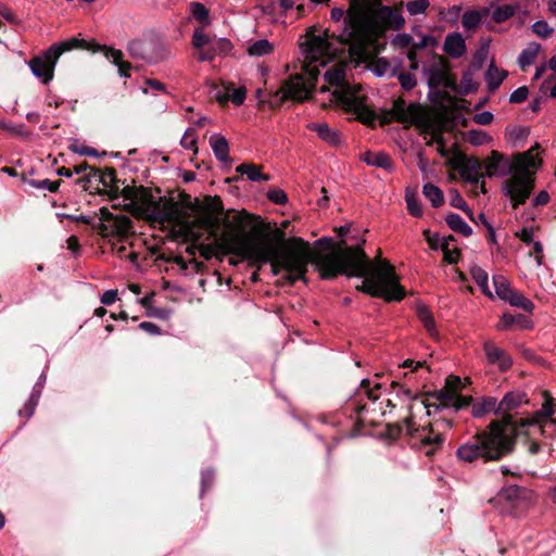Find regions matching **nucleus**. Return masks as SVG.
<instances>
[{"instance_id": "cd10ccee", "label": "nucleus", "mask_w": 556, "mask_h": 556, "mask_svg": "<svg viewBox=\"0 0 556 556\" xmlns=\"http://www.w3.org/2000/svg\"><path fill=\"white\" fill-rule=\"evenodd\" d=\"M541 46L536 42H531L518 58L520 67L525 71L527 66L531 65L540 52Z\"/></svg>"}, {"instance_id": "c85d7f7f", "label": "nucleus", "mask_w": 556, "mask_h": 556, "mask_svg": "<svg viewBox=\"0 0 556 556\" xmlns=\"http://www.w3.org/2000/svg\"><path fill=\"white\" fill-rule=\"evenodd\" d=\"M448 227L465 237H469L472 233V229L467 225L463 218L457 214H448L445 218Z\"/></svg>"}, {"instance_id": "39448f33", "label": "nucleus", "mask_w": 556, "mask_h": 556, "mask_svg": "<svg viewBox=\"0 0 556 556\" xmlns=\"http://www.w3.org/2000/svg\"><path fill=\"white\" fill-rule=\"evenodd\" d=\"M333 33L324 30L319 35L308 31L305 41L301 43L304 62L302 73L295 74L285 81L279 89L281 100L293 99L296 101H304L315 86L316 79L319 74V66L332 59L340 50V48L332 40Z\"/></svg>"}, {"instance_id": "f257e3e1", "label": "nucleus", "mask_w": 556, "mask_h": 556, "mask_svg": "<svg viewBox=\"0 0 556 556\" xmlns=\"http://www.w3.org/2000/svg\"><path fill=\"white\" fill-rule=\"evenodd\" d=\"M223 229L216 238V247L224 254H233L253 264L269 263L274 275L286 271L289 285L303 279L309 263L315 264L324 279L339 275L363 277L359 289L372 296L387 301H401L405 291L399 282L394 266L382 258L380 253L368 258L361 244L346 245L341 240L321 238L312 247L300 237L286 238L285 229L263 222L243 211H227L222 217Z\"/></svg>"}, {"instance_id": "5fc2aeb1", "label": "nucleus", "mask_w": 556, "mask_h": 556, "mask_svg": "<svg viewBox=\"0 0 556 556\" xmlns=\"http://www.w3.org/2000/svg\"><path fill=\"white\" fill-rule=\"evenodd\" d=\"M527 491L519 486H509L503 492V496L510 502H515L526 495Z\"/></svg>"}, {"instance_id": "58836bf2", "label": "nucleus", "mask_w": 556, "mask_h": 556, "mask_svg": "<svg viewBox=\"0 0 556 556\" xmlns=\"http://www.w3.org/2000/svg\"><path fill=\"white\" fill-rule=\"evenodd\" d=\"M503 155L497 151H492L490 156L484 161L483 167L485 170V175L492 177L498 169L500 162L502 161Z\"/></svg>"}, {"instance_id": "a19ab883", "label": "nucleus", "mask_w": 556, "mask_h": 556, "mask_svg": "<svg viewBox=\"0 0 556 556\" xmlns=\"http://www.w3.org/2000/svg\"><path fill=\"white\" fill-rule=\"evenodd\" d=\"M493 283L497 296L501 298L502 300L507 298V294H509L511 290L508 280L504 276H494Z\"/></svg>"}, {"instance_id": "5701e85b", "label": "nucleus", "mask_w": 556, "mask_h": 556, "mask_svg": "<svg viewBox=\"0 0 556 556\" xmlns=\"http://www.w3.org/2000/svg\"><path fill=\"white\" fill-rule=\"evenodd\" d=\"M261 169V166L251 163H242L236 168L237 173L247 175L248 178L252 181H268L270 177L266 174H263Z\"/></svg>"}, {"instance_id": "49530a36", "label": "nucleus", "mask_w": 556, "mask_h": 556, "mask_svg": "<svg viewBox=\"0 0 556 556\" xmlns=\"http://www.w3.org/2000/svg\"><path fill=\"white\" fill-rule=\"evenodd\" d=\"M192 43L197 49H203L210 43V37L204 33L203 27L194 29Z\"/></svg>"}, {"instance_id": "a211bd4d", "label": "nucleus", "mask_w": 556, "mask_h": 556, "mask_svg": "<svg viewBox=\"0 0 556 556\" xmlns=\"http://www.w3.org/2000/svg\"><path fill=\"white\" fill-rule=\"evenodd\" d=\"M245 88H235L232 86L224 87L223 90H218L215 98L219 102L231 101L236 105H241L245 99Z\"/></svg>"}, {"instance_id": "2eb2a0df", "label": "nucleus", "mask_w": 556, "mask_h": 556, "mask_svg": "<svg viewBox=\"0 0 556 556\" xmlns=\"http://www.w3.org/2000/svg\"><path fill=\"white\" fill-rule=\"evenodd\" d=\"M483 350L490 364L496 365L502 371L509 369L513 365L510 356L492 342H485Z\"/></svg>"}, {"instance_id": "f03ea898", "label": "nucleus", "mask_w": 556, "mask_h": 556, "mask_svg": "<svg viewBox=\"0 0 556 556\" xmlns=\"http://www.w3.org/2000/svg\"><path fill=\"white\" fill-rule=\"evenodd\" d=\"M118 203L134 215L161 224L167 223L180 228L186 236H195L197 229H206L216 233L223 203L218 197H206L202 202H175L160 197L154 200L151 191L142 186H124Z\"/></svg>"}, {"instance_id": "4468645a", "label": "nucleus", "mask_w": 556, "mask_h": 556, "mask_svg": "<svg viewBox=\"0 0 556 556\" xmlns=\"http://www.w3.org/2000/svg\"><path fill=\"white\" fill-rule=\"evenodd\" d=\"M482 165L477 159H468L464 160L459 165V174L460 176L470 182L479 184L480 182V190L482 193H485V187L484 181L481 180L484 176L483 173H481Z\"/></svg>"}, {"instance_id": "9d476101", "label": "nucleus", "mask_w": 556, "mask_h": 556, "mask_svg": "<svg viewBox=\"0 0 556 556\" xmlns=\"http://www.w3.org/2000/svg\"><path fill=\"white\" fill-rule=\"evenodd\" d=\"M127 50L132 58L148 62H157L166 54L162 40L152 34L129 41Z\"/></svg>"}, {"instance_id": "f3484780", "label": "nucleus", "mask_w": 556, "mask_h": 556, "mask_svg": "<svg viewBox=\"0 0 556 556\" xmlns=\"http://www.w3.org/2000/svg\"><path fill=\"white\" fill-rule=\"evenodd\" d=\"M307 128L317 134L319 139L327 142L332 147H338L342 142L341 132L334 128H331L326 123H309Z\"/></svg>"}, {"instance_id": "4d7b16f0", "label": "nucleus", "mask_w": 556, "mask_h": 556, "mask_svg": "<svg viewBox=\"0 0 556 556\" xmlns=\"http://www.w3.org/2000/svg\"><path fill=\"white\" fill-rule=\"evenodd\" d=\"M268 199L276 204H285L288 201L286 192L281 189H273L267 193Z\"/></svg>"}, {"instance_id": "393cba45", "label": "nucleus", "mask_w": 556, "mask_h": 556, "mask_svg": "<svg viewBox=\"0 0 556 556\" xmlns=\"http://www.w3.org/2000/svg\"><path fill=\"white\" fill-rule=\"evenodd\" d=\"M87 47V43L85 42V40H79L77 38H71L66 41H63L59 45H53L50 47V54L52 55V58H60V55L65 52V51H70V50H73V49H78V48H86Z\"/></svg>"}, {"instance_id": "4be33fe9", "label": "nucleus", "mask_w": 556, "mask_h": 556, "mask_svg": "<svg viewBox=\"0 0 556 556\" xmlns=\"http://www.w3.org/2000/svg\"><path fill=\"white\" fill-rule=\"evenodd\" d=\"M210 144L219 161L227 162L229 160V147L225 137L213 135L210 138Z\"/></svg>"}, {"instance_id": "7c9ffc66", "label": "nucleus", "mask_w": 556, "mask_h": 556, "mask_svg": "<svg viewBox=\"0 0 556 556\" xmlns=\"http://www.w3.org/2000/svg\"><path fill=\"white\" fill-rule=\"evenodd\" d=\"M504 301L508 302L513 306L520 307L526 312H531L533 309V303L514 289L510 290Z\"/></svg>"}, {"instance_id": "6e6552de", "label": "nucleus", "mask_w": 556, "mask_h": 556, "mask_svg": "<svg viewBox=\"0 0 556 556\" xmlns=\"http://www.w3.org/2000/svg\"><path fill=\"white\" fill-rule=\"evenodd\" d=\"M408 416L403 420L406 433L410 437L413 445L424 453L426 456L431 457L434 455L443 444V434L440 431V426L450 428L451 421L442 420L426 426H417L415 422V414L413 406L408 405Z\"/></svg>"}, {"instance_id": "0e129e2a", "label": "nucleus", "mask_w": 556, "mask_h": 556, "mask_svg": "<svg viewBox=\"0 0 556 556\" xmlns=\"http://www.w3.org/2000/svg\"><path fill=\"white\" fill-rule=\"evenodd\" d=\"M473 121L479 125H489L493 121V114L491 112H481L473 116Z\"/></svg>"}, {"instance_id": "37998d69", "label": "nucleus", "mask_w": 556, "mask_h": 556, "mask_svg": "<svg viewBox=\"0 0 556 556\" xmlns=\"http://www.w3.org/2000/svg\"><path fill=\"white\" fill-rule=\"evenodd\" d=\"M481 15L478 12H466L462 17L463 27L467 30L477 28L480 25Z\"/></svg>"}, {"instance_id": "7ed1b4c3", "label": "nucleus", "mask_w": 556, "mask_h": 556, "mask_svg": "<svg viewBox=\"0 0 556 556\" xmlns=\"http://www.w3.org/2000/svg\"><path fill=\"white\" fill-rule=\"evenodd\" d=\"M528 403V396L522 391L506 393L497 405V415H502V418L491 421L484 430L462 444L456 451L458 459L464 463L478 459L488 463L509 455L514 451L519 426V420L515 421L509 412Z\"/></svg>"}, {"instance_id": "864d4df0", "label": "nucleus", "mask_w": 556, "mask_h": 556, "mask_svg": "<svg viewBox=\"0 0 556 556\" xmlns=\"http://www.w3.org/2000/svg\"><path fill=\"white\" fill-rule=\"evenodd\" d=\"M532 30L535 35L542 38H547L552 35L553 28L548 26V24L544 21L535 22L532 25Z\"/></svg>"}, {"instance_id": "1a4fd4ad", "label": "nucleus", "mask_w": 556, "mask_h": 556, "mask_svg": "<svg viewBox=\"0 0 556 556\" xmlns=\"http://www.w3.org/2000/svg\"><path fill=\"white\" fill-rule=\"evenodd\" d=\"M330 102L337 104L348 113L368 126H374L377 114L367 104V96L359 84H348L340 89L331 91Z\"/></svg>"}, {"instance_id": "a18cd8bd", "label": "nucleus", "mask_w": 556, "mask_h": 556, "mask_svg": "<svg viewBox=\"0 0 556 556\" xmlns=\"http://www.w3.org/2000/svg\"><path fill=\"white\" fill-rule=\"evenodd\" d=\"M354 4H357L358 7H368V9H370V11H371L374 8L380 5V0H350V7L348 10V17L345 20V25L352 24V9H353Z\"/></svg>"}, {"instance_id": "bf43d9fd", "label": "nucleus", "mask_w": 556, "mask_h": 556, "mask_svg": "<svg viewBox=\"0 0 556 556\" xmlns=\"http://www.w3.org/2000/svg\"><path fill=\"white\" fill-rule=\"evenodd\" d=\"M37 397L31 395L24 404V407L22 409H20L18 414L21 416H25V417H30L34 412H35V408L37 406Z\"/></svg>"}, {"instance_id": "774afa93", "label": "nucleus", "mask_w": 556, "mask_h": 556, "mask_svg": "<svg viewBox=\"0 0 556 556\" xmlns=\"http://www.w3.org/2000/svg\"><path fill=\"white\" fill-rule=\"evenodd\" d=\"M214 481V473L206 470L202 473V494L212 485Z\"/></svg>"}, {"instance_id": "f704fd0d", "label": "nucleus", "mask_w": 556, "mask_h": 556, "mask_svg": "<svg viewBox=\"0 0 556 556\" xmlns=\"http://www.w3.org/2000/svg\"><path fill=\"white\" fill-rule=\"evenodd\" d=\"M470 402L471 396H462L457 393L450 392L447 393V399L442 401L441 403L445 406H453L456 409H460L468 406Z\"/></svg>"}, {"instance_id": "473e14b6", "label": "nucleus", "mask_w": 556, "mask_h": 556, "mask_svg": "<svg viewBox=\"0 0 556 556\" xmlns=\"http://www.w3.org/2000/svg\"><path fill=\"white\" fill-rule=\"evenodd\" d=\"M425 197L432 203L434 207H439L444 202L443 192L440 188L432 184H426L422 188Z\"/></svg>"}, {"instance_id": "e433bc0d", "label": "nucleus", "mask_w": 556, "mask_h": 556, "mask_svg": "<svg viewBox=\"0 0 556 556\" xmlns=\"http://www.w3.org/2000/svg\"><path fill=\"white\" fill-rule=\"evenodd\" d=\"M516 8L510 4L496 7L492 12V17L496 23H503L515 14Z\"/></svg>"}, {"instance_id": "a878e982", "label": "nucleus", "mask_w": 556, "mask_h": 556, "mask_svg": "<svg viewBox=\"0 0 556 556\" xmlns=\"http://www.w3.org/2000/svg\"><path fill=\"white\" fill-rule=\"evenodd\" d=\"M417 316H418L419 320L424 324L428 333L431 337L437 338L438 331H437V327H435V321H434L433 315L430 312V309L426 305H418L417 306Z\"/></svg>"}, {"instance_id": "603ef678", "label": "nucleus", "mask_w": 556, "mask_h": 556, "mask_svg": "<svg viewBox=\"0 0 556 556\" xmlns=\"http://www.w3.org/2000/svg\"><path fill=\"white\" fill-rule=\"evenodd\" d=\"M454 238L451 236L448 237V239H446L443 243H442V250L444 252V260L450 263V264H453V263H456L457 262V258L459 256V251L457 249H453V250H450L448 249V241L450 240H453Z\"/></svg>"}, {"instance_id": "c756f323", "label": "nucleus", "mask_w": 556, "mask_h": 556, "mask_svg": "<svg viewBox=\"0 0 556 556\" xmlns=\"http://www.w3.org/2000/svg\"><path fill=\"white\" fill-rule=\"evenodd\" d=\"M506 76L507 73L505 71L498 70L493 63L490 64L485 74L489 89L494 91L502 84Z\"/></svg>"}, {"instance_id": "0eeeda50", "label": "nucleus", "mask_w": 556, "mask_h": 556, "mask_svg": "<svg viewBox=\"0 0 556 556\" xmlns=\"http://www.w3.org/2000/svg\"><path fill=\"white\" fill-rule=\"evenodd\" d=\"M379 121L381 125L389 124L392 121L415 125L422 132L432 135L437 141L441 136V124L433 114L417 103L406 105L402 98L394 100L392 108L382 112Z\"/></svg>"}, {"instance_id": "e2e57ef3", "label": "nucleus", "mask_w": 556, "mask_h": 556, "mask_svg": "<svg viewBox=\"0 0 556 556\" xmlns=\"http://www.w3.org/2000/svg\"><path fill=\"white\" fill-rule=\"evenodd\" d=\"M413 42V38L406 34H399L393 40V45L400 48L410 47Z\"/></svg>"}, {"instance_id": "6e6d98bb", "label": "nucleus", "mask_w": 556, "mask_h": 556, "mask_svg": "<svg viewBox=\"0 0 556 556\" xmlns=\"http://www.w3.org/2000/svg\"><path fill=\"white\" fill-rule=\"evenodd\" d=\"M101 51H104L105 56L111 60L116 66L123 62V52L121 50L108 47L99 48Z\"/></svg>"}, {"instance_id": "423d86ee", "label": "nucleus", "mask_w": 556, "mask_h": 556, "mask_svg": "<svg viewBox=\"0 0 556 556\" xmlns=\"http://www.w3.org/2000/svg\"><path fill=\"white\" fill-rule=\"evenodd\" d=\"M534 146L526 152L516 153L509 166V178L503 184L504 194L509 199L513 208L527 202L535 186V172L541 165Z\"/></svg>"}, {"instance_id": "412c9836", "label": "nucleus", "mask_w": 556, "mask_h": 556, "mask_svg": "<svg viewBox=\"0 0 556 556\" xmlns=\"http://www.w3.org/2000/svg\"><path fill=\"white\" fill-rule=\"evenodd\" d=\"M363 161L371 166L381 167L387 170L393 169V162L391 157L383 152H366L363 155Z\"/></svg>"}, {"instance_id": "f8f14e48", "label": "nucleus", "mask_w": 556, "mask_h": 556, "mask_svg": "<svg viewBox=\"0 0 556 556\" xmlns=\"http://www.w3.org/2000/svg\"><path fill=\"white\" fill-rule=\"evenodd\" d=\"M544 403L542 405V408L538 412H535L530 418H520L519 419V426L526 427V426H539V430L541 433H544L545 428V420L549 419L552 424H556V418L553 419L554 414V399L549 394L548 391L543 392Z\"/></svg>"}, {"instance_id": "dca6fc26", "label": "nucleus", "mask_w": 556, "mask_h": 556, "mask_svg": "<svg viewBox=\"0 0 556 556\" xmlns=\"http://www.w3.org/2000/svg\"><path fill=\"white\" fill-rule=\"evenodd\" d=\"M325 80L327 85L320 87V92L329 91L331 88H343V86L349 84L345 78V65L343 63H338L331 70H328L325 73Z\"/></svg>"}, {"instance_id": "aec40b11", "label": "nucleus", "mask_w": 556, "mask_h": 556, "mask_svg": "<svg viewBox=\"0 0 556 556\" xmlns=\"http://www.w3.org/2000/svg\"><path fill=\"white\" fill-rule=\"evenodd\" d=\"M100 181L105 188H109L111 199L119 200L121 190L118 180L116 179V172L114 168H106L100 175Z\"/></svg>"}, {"instance_id": "79ce46f5", "label": "nucleus", "mask_w": 556, "mask_h": 556, "mask_svg": "<svg viewBox=\"0 0 556 556\" xmlns=\"http://www.w3.org/2000/svg\"><path fill=\"white\" fill-rule=\"evenodd\" d=\"M191 13L193 17L204 24V26L210 25V15L208 10L199 2H193L190 4Z\"/></svg>"}, {"instance_id": "ddd939ff", "label": "nucleus", "mask_w": 556, "mask_h": 556, "mask_svg": "<svg viewBox=\"0 0 556 556\" xmlns=\"http://www.w3.org/2000/svg\"><path fill=\"white\" fill-rule=\"evenodd\" d=\"M56 62L58 58H52L49 48L42 55L33 58L29 61V67L35 76L40 78L43 84H48L53 78Z\"/></svg>"}, {"instance_id": "c9c22d12", "label": "nucleus", "mask_w": 556, "mask_h": 556, "mask_svg": "<svg viewBox=\"0 0 556 556\" xmlns=\"http://www.w3.org/2000/svg\"><path fill=\"white\" fill-rule=\"evenodd\" d=\"M463 388L462 379L457 376H450L446 379L445 387L442 391H440L439 400L442 402L447 399V393L457 391Z\"/></svg>"}, {"instance_id": "4c0bfd02", "label": "nucleus", "mask_w": 556, "mask_h": 556, "mask_svg": "<svg viewBox=\"0 0 556 556\" xmlns=\"http://www.w3.org/2000/svg\"><path fill=\"white\" fill-rule=\"evenodd\" d=\"M380 388V383H376L374 387H371L370 381L365 379L361 383L358 393L361 395H365L371 402H376L380 396L378 392Z\"/></svg>"}, {"instance_id": "9b49d317", "label": "nucleus", "mask_w": 556, "mask_h": 556, "mask_svg": "<svg viewBox=\"0 0 556 556\" xmlns=\"http://www.w3.org/2000/svg\"><path fill=\"white\" fill-rule=\"evenodd\" d=\"M99 215L100 223L97 229L101 236H126L130 232L131 220L127 216L123 214L114 215L106 207H101Z\"/></svg>"}, {"instance_id": "72a5a7b5", "label": "nucleus", "mask_w": 556, "mask_h": 556, "mask_svg": "<svg viewBox=\"0 0 556 556\" xmlns=\"http://www.w3.org/2000/svg\"><path fill=\"white\" fill-rule=\"evenodd\" d=\"M470 274L475 281L480 286L482 289V292L488 295L489 298H493L492 292L489 289L488 286V274L484 269H482L479 266H472L470 269Z\"/></svg>"}, {"instance_id": "2f4dec72", "label": "nucleus", "mask_w": 556, "mask_h": 556, "mask_svg": "<svg viewBox=\"0 0 556 556\" xmlns=\"http://www.w3.org/2000/svg\"><path fill=\"white\" fill-rule=\"evenodd\" d=\"M248 54L251 56H264L274 51V45L266 39H261L252 43L247 49Z\"/></svg>"}, {"instance_id": "bb28decb", "label": "nucleus", "mask_w": 556, "mask_h": 556, "mask_svg": "<svg viewBox=\"0 0 556 556\" xmlns=\"http://www.w3.org/2000/svg\"><path fill=\"white\" fill-rule=\"evenodd\" d=\"M528 320L525 318L523 315H511V314H503L501 317L500 323L497 324L498 330H507L513 328L515 325L519 326L520 328H527L528 327Z\"/></svg>"}, {"instance_id": "6ab92c4d", "label": "nucleus", "mask_w": 556, "mask_h": 556, "mask_svg": "<svg viewBox=\"0 0 556 556\" xmlns=\"http://www.w3.org/2000/svg\"><path fill=\"white\" fill-rule=\"evenodd\" d=\"M444 51L452 58H460L466 52L465 40L460 34H452L446 36L444 41Z\"/></svg>"}, {"instance_id": "338daca9", "label": "nucleus", "mask_w": 556, "mask_h": 556, "mask_svg": "<svg viewBox=\"0 0 556 556\" xmlns=\"http://www.w3.org/2000/svg\"><path fill=\"white\" fill-rule=\"evenodd\" d=\"M117 300V290H108L101 296V303L110 305Z\"/></svg>"}, {"instance_id": "052dcab7", "label": "nucleus", "mask_w": 556, "mask_h": 556, "mask_svg": "<svg viewBox=\"0 0 556 556\" xmlns=\"http://www.w3.org/2000/svg\"><path fill=\"white\" fill-rule=\"evenodd\" d=\"M445 79V71L444 70H431L429 74V85L432 87H437L441 85Z\"/></svg>"}, {"instance_id": "3c124183", "label": "nucleus", "mask_w": 556, "mask_h": 556, "mask_svg": "<svg viewBox=\"0 0 556 556\" xmlns=\"http://www.w3.org/2000/svg\"><path fill=\"white\" fill-rule=\"evenodd\" d=\"M30 186L37 189H48L50 192L58 191L61 180L51 181L49 179L31 180Z\"/></svg>"}, {"instance_id": "b1692460", "label": "nucleus", "mask_w": 556, "mask_h": 556, "mask_svg": "<svg viewBox=\"0 0 556 556\" xmlns=\"http://www.w3.org/2000/svg\"><path fill=\"white\" fill-rule=\"evenodd\" d=\"M497 405L495 397H483L472 405L471 412L475 417H482L492 410L497 414Z\"/></svg>"}, {"instance_id": "de8ad7c7", "label": "nucleus", "mask_w": 556, "mask_h": 556, "mask_svg": "<svg viewBox=\"0 0 556 556\" xmlns=\"http://www.w3.org/2000/svg\"><path fill=\"white\" fill-rule=\"evenodd\" d=\"M477 83L473 80V75L472 73L470 72H467L463 75L462 79H460V83H459V88H460V92L463 93H469L471 92L472 90H476L477 89Z\"/></svg>"}, {"instance_id": "20e7f679", "label": "nucleus", "mask_w": 556, "mask_h": 556, "mask_svg": "<svg viewBox=\"0 0 556 556\" xmlns=\"http://www.w3.org/2000/svg\"><path fill=\"white\" fill-rule=\"evenodd\" d=\"M401 13L390 7L353 5L352 24H346L340 35L332 37L336 45L343 50L349 46L351 56L356 63L367 62L376 53V41L388 28L399 29L404 25Z\"/></svg>"}, {"instance_id": "ea45409f", "label": "nucleus", "mask_w": 556, "mask_h": 556, "mask_svg": "<svg viewBox=\"0 0 556 556\" xmlns=\"http://www.w3.org/2000/svg\"><path fill=\"white\" fill-rule=\"evenodd\" d=\"M450 203H451L452 206L464 211L468 215V217L472 222H475V217H473L472 211L466 204L465 200L462 198V195L459 194V192L457 190H452L451 191V193H450Z\"/></svg>"}, {"instance_id": "09e8293b", "label": "nucleus", "mask_w": 556, "mask_h": 556, "mask_svg": "<svg viewBox=\"0 0 556 556\" xmlns=\"http://www.w3.org/2000/svg\"><path fill=\"white\" fill-rule=\"evenodd\" d=\"M405 199H406L408 212L413 216L420 217L422 215V210L417 201L416 195L414 193L406 192Z\"/></svg>"}, {"instance_id": "13d9d810", "label": "nucleus", "mask_w": 556, "mask_h": 556, "mask_svg": "<svg viewBox=\"0 0 556 556\" xmlns=\"http://www.w3.org/2000/svg\"><path fill=\"white\" fill-rule=\"evenodd\" d=\"M399 80L401 83V86L405 90L413 89L416 86V84H417L416 77L413 74H410V73H401L399 75Z\"/></svg>"}, {"instance_id": "8fccbe9b", "label": "nucleus", "mask_w": 556, "mask_h": 556, "mask_svg": "<svg viewBox=\"0 0 556 556\" xmlns=\"http://www.w3.org/2000/svg\"><path fill=\"white\" fill-rule=\"evenodd\" d=\"M429 4V0H414L406 4V9L412 15H417L424 13L428 9Z\"/></svg>"}, {"instance_id": "680f3d73", "label": "nucleus", "mask_w": 556, "mask_h": 556, "mask_svg": "<svg viewBox=\"0 0 556 556\" xmlns=\"http://www.w3.org/2000/svg\"><path fill=\"white\" fill-rule=\"evenodd\" d=\"M528 97V89L526 87H519L509 97L511 103H521Z\"/></svg>"}, {"instance_id": "c03bdc74", "label": "nucleus", "mask_w": 556, "mask_h": 556, "mask_svg": "<svg viewBox=\"0 0 556 556\" xmlns=\"http://www.w3.org/2000/svg\"><path fill=\"white\" fill-rule=\"evenodd\" d=\"M180 143L185 149L191 150V151H193L194 154H197L198 146H197L195 130L193 128L187 129L185 135L181 138Z\"/></svg>"}, {"instance_id": "69168bd1", "label": "nucleus", "mask_w": 556, "mask_h": 556, "mask_svg": "<svg viewBox=\"0 0 556 556\" xmlns=\"http://www.w3.org/2000/svg\"><path fill=\"white\" fill-rule=\"evenodd\" d=\"M548 201H549V194L545 190H542L533 199L532 205L533 206H542V205L547 204Z\"/></svg>"}]
</instances>
